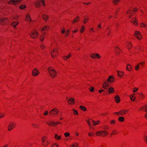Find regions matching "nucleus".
Listing matches in <instances>:
<instances>
[{
	"instance_id": "1",
	"label": "nucleus",
	"mask_w": 147,
	"mask_h": 147,
	"mask_svg": "<svg viewBox=\"0 0 147 147\" xmlns=\"http://www.w3.org/2000/svg\"><path fill=\"white\" fill-rule=\"evenodd\" d=\"M48 70L51 78H54L56 77L57 72L53 68L49 67Z\"/></svg>"
},
{
	"instance_id": "2",
	"label": "nucleus",
	"mask_w": 147,
	"mask_h": 147,
	"mask_svg": "<svg viewBox=\"0 0 147 147\" xmlns=\"http://www.w3.org/2000/svg\"><path fill=\"white\" fill-rule=\"evenodd\" d=\"M41 140L42 144L44 146H47L49 144L50 141L48 140V138L46 136L42 137Z\"/></svg>"
},
{
	"instance_id": "3",
	"label": "nucleus",
	"mask_w": 147,
	"mask_h": 147,
	"mask_svg": "<svg viewBox=\"0 0 147 147\" xmlns=\"http://www.w3.org/2000/svg\"><path fill=\"white\" fill-rule=\"evenodd\" d=\"M129 111L128 109H122L118 112L114 113V114L117 115L118 116L124 115L127 114Z\"/></svg>"
},
{
	"instance_id": "4",
	"label": "nucleus",
	"mask_w": 147,
	"mask_h": 147,
	"mask_svg": "<svg viewBox=\"0 0 147 147\" xmlns=\"http://www.w3.org/2000/svg\"><path fill=\"white\" fill-rule=\"evenodd\" d=\"M58 113V109L56 108H54L50 111L49 115L51 117H54Z\"/></svg>"
},
{
	"instance_id": "5",
	"label": "nucleus",
	"mask_w": 147,
	"mask_h": 147,
	"mask_svg": "<svg viewBox=\"0 0 147 147\" xmlns=\"http://www.w3.org/2000/svg\"><path fill=\"white\" fill-rule=\"evenodd\" d=\"M95 134L96 136L105 137L108 134V132L106 131H100L96 132Z\"/></svg>"
},
{
	"instance_id": "6",
	"label": "nucleus",
	"mask_w": 147,
	"mask_h": 147,
	"mask_svg": "<svg viewBox=\"0 0 147 147\" xmlns=\"http://www.w3.org/2000/svg\"><path fill=\"white\" fill-rule=\"evenodd\" d=\"M30 37L33 39H34L37 37L38 36V32L36 30H34L31 32L30 34Z\"/></svg>"
},
{
	"instance_id": "7",
	"label": "nucleus",
	"mask_w": 147,
	"mask_h": 147,
	"mask_svg": "<svg viewBox=\"0 0 147 147\" xmlns=\"http://www.w3.org/2000/svg\"><path fill=\"white\" fill-rule=\"evenodd\" d=\"M16 125L15 123L13 122H10L7 127L8 131H10L16 127Z\"/></svg>"
},
{
	"instance_id": "8",
	"label": "nucleus",
	"mask_w": 147,
	"mask_h": 147,
	"mask_svg": "<svg viewBox=\"0 0 147 147\" xmlns=\"http://www.w3.org/2000/svg\"><path fill=\"white\" fill-rule=\"evenodd\" d=\"M42 5L44 6H45L44 0H38L35 4V6L37 7L40 6Z\"/></svg>"
},
{
	"instance_id": "9",
	"label": "nucleus",
	"mask_w": 147,
	"mask_h": 147,
	"mask_svg": "<svg viewBox=\"0 0 147 147\" xmlns=\"http://www.w3.org/2000/svg\"><path fill=\"white\" fill-rule=\"evenodd\" d=\"M51 54L53 58H55L58 55L57 49L56 48L54 49L52 51H51Z\"/></svg>"
},
{
	"instance_id": "10",
	"label": "nucleus",
	"mask_w": 147,
	"mask_h": 147,
	"mask_svg": "<svg viewBox=\"0 0 147 147\" xmlns=\"http://www.w3.org/2000/svg\"><path fill=\"white\" fill-rule=\"evenodd\" d=\"M90 57L93 59H100L101 57L99 54L97 53H94L91 54Z\"/></svg>"
},
{
	"instance_id": "11",
	"label": "nucleus",
	"mask_w": 147,
	"mask_h": 147,
	"mask_svg": "<svg viewBox=\"0 0 147 147\" xmlns=\"http://www.w3.org/2000/svg\"><path fill=\"white\" fill-rule=\"evenodd\" d=\"M22 0H10L8 1V3L12 5H17L19 4Z\"/></svg>"
},
{
	"instance_id": "12",
	"label": "nucleus",
	"mask_w": 147,
	"mask_h": 147,
	"mask_svg": "<svg viewBox=\"0 0 147 147\" xmlns=\"http://www.w3.org/2000/svg\"><path fill=\"white\" fill-rule=\"evenodd\" d=\"M135 36L139 40H141L142 38V36L140 32L136 31L134 33Z\"/></svg>"
},
{
	"instance_id": "13",
	"label": "nucleus",
	"mask_w": 147,
	"mask_h": 147,
	"mask_svg": "<svg viewBox=\"0 0 147 147\" xmlns=\"http://www.w3.org/2000/svg\"><path fill=\"white\" fill-rule=\"evenodd\" d=\"M110 83L107 80L105 81L102 84L103 87L105 89H107L109 87Z\"/></svg>"
},
{
	"instance_id": "14",
	"label": "nucleus",
	"mask_w": 147,
	"mask_h": 147,
	"mask_svg": "<svg viewBox=\"0 0 147 147\" xmlns=\"http://www.w3.org/2000/svg\"><path fill=\"white\" fill-rule=\"evenodd\" d=\"M132 24L135 26H136L138 24V21L136 18H134L130 21Z\"/></svg>"
},
{
	"instance_id": "15",
	"label": "nucleus",
	"mask_w": 147,
	"mask_h": 147,
	"mask_svg": "<svg viewBox=\"0 0 147 147\" xmlns=\"http://www.w3.org/2000/svg\"><path fill=\"white\" fill-rule=\"evenodd\" d=\"M39 73L40 72L36 68L33 69L32 71V75L34 76H37L39 74Z\"/></svg>"
},
{
	"instance_id": "16",
	"label": "nucleus",
	"mask_w": 147,
	"mask_h": 147,
	"mask_svg": "<svg viewBox=\"0 0 147 147\" xmlns=\"http://www.w3.org/2000/svg\"><path fill=\"white\" fill-rule=\"evenodd\" d=\"M25 20L27 21L34 22V20H32L31 16L29 14H27L26 16Z\"/></svg>"
},
{
	"instance_id": "17",
	"label": "nucleus",
	"mask_w": 147,
	"mask_h": 147,
	"mask_svg": "<svg viewBox=\"0 0 147 147\" xmlns=\"http://www.w3.org/2000/svg\"><path fill=\"white\" fill-rule=\"evenodd\" d=\"M126 45L127 49H130L132 47V45L131 42H127L125 43Z\"/></svg>"
},
{
	"instance_id": "18",
	"label": "nucleus",
	"mask_w": 147,
	"mask_h": 147,
	"mask_svg": "<svg viewBox=\"0 0 147 147\" xmlns=\"http://www.w3.org/2000/svg\"><path fill=\"white\" fill-rule=\"evenodd\" d=\"M67 102L70 105H73L74 104L75 102V100L74 99L72 98H71L67 100Z\"/></svg>"
},
{
	"instance_id": "19",
	"label": "nucleus",
	"mask_w": 147,
	"mask_h": 147,
	"mask_svg": "<svg viewBox=\"0 0 147 147\" xmlns=\"http://www.w3.org/2000/svg\"><path fill=\"white\" fill-rule=\"evenodd\" d=\"M46 33L45 32H42V34L41 35L40 37V41L41 42H42L43 41L45 36V34Z\"/></svg>"
},
{
	"instance_id": "20",
	"label": "nucleus",
	"mask_w": 147,
	"mask_h": 147,
	"mask_svg": "<svg viewBox=\"0 0 147 147\" xmlns=\"http://www.w3.org/2000/svg\"><path fill=\"white\" fill-rule=\"evenodd\" d=\"M50 26H46L43 27L42 30V32H44L45 31H48L50 29Z\"/></svg>"
},
{
	"instance_id": "21",
	"label": "nucleus",
	"mask_w": 147,
	"mask_h": 147,
	"mask_svg": "<svg viewBox=\"0 0 147 147\" xmlns=\"http://www.w3.org/2000/svg\"><path fill=\"white\" fill-rule=\"evenodd\" d=\"M107 81L110 83L113 82L114 81V79L113 77L112 76H110L109 77Z\"/></svg>"
},
{
	"instance_id": "22",
	"label": "nucleus",
	"mask_w": 147,
	"mask_h": 147,
	"mask_svg": "<svg viewBox=\"0 0 147 147\" xmlns=\"http://www.w3.org/2000/svg\"><path fill=\"white\" fill-rule=\"evenodd\" d=\"M114 99L115 102L117 103H119L120 102V98L118 95H117L115 96Z\"/></svg>"
},
{
	"instance_id": "23",
	"label": "nucleus",
	"mask_w": 147,
	"mask_h": 147,
	"mask_svg": "<svg viewBox=\"0 0 147 147\" xmlns=\"http://www.w3.org/2000/svg\"><path fill=\"white\" fill-rule=\"evenodd\" d=\"M9 22V20L7 18H3V19L2 20V22L3 23L2 25L7 24Z\"/></svg>"
},
{
	"instance_id": "24",
	"label": "nucleus",
	"mask_w": 147,
	"mask_h": 147,
	"mask_svg": "<svg viewBox=\"0 0 147 147\" xmlns=\"http://www.w3.org/2000/svg\"><path fill=\"white\" fill-rule=\"evenodd\" d=\"M80 19V17L79 16H78L76 17L75 19L73 20L72 22L73 24H74L75 23L78 22L79 20Z\"/></svg>"
},
{
	"instance_id": "25",
	"label": "nucleus",
	"mask_w": 147,
	"mask_h": 147,
	"mask_svg": "<svg viewBox=\"0 0 147 147\" xmlns=\"http://www.w3.org/2000/svg\"><path fill=\"white\" fill-rule=\"evenodd\" d=\"M143 46H141L140 45H138L135 47V48L136 49L138 50L143 51L144 50V49L143 48Z\"/></svg>"
},
{
	"instance_id": "26",
	"label": "nucleus",
	"mask_w": 147,
	"mask_h": 147,
	"mask_svg": "<svg viewBox=\"0 0 147 147\" xmlns=\"http://www.w3.org/2000/svg\"><path fill=\"white\" fill-rule=\"evenodd\" d=\"M32 127L34 129H38L40 128L39 125L37 123H33L32 124Z\"/></svg>"
},
{
	"instance_id": "27",
	"label": "nucleus",
	"mask_w": 147,
	"mask_h": 147,
	"mask_svg": "<svg viewBox=\"0 0 147 147\" xmlns=\"http://www.w3.org/2000/svg\"><path fill=\"white\" fill-rule=\"evenodd\" d=\"M71 56V54L69 53L68 55L63 57V58L64 60H66L69 59Z\"/></svg>"
},
{
	"instance_id": "28",
	"label": "nucleus",
	"mask_w": 147,
	"mask_h": 147,
	"mask_svg": "<svg viewBox=\"0 0 147 147\" xmlns=\"http://www.w3.org/2000/svg\"><path fill=\"white\" fill-rule=\"evenodd\" d=\"M42 18L45 22H47L49 19V16L46 14H44L42 16Z\"/></svg>"
},
{
	"instance_id": "29",
	"label": "nucleus",
	"mask_w": 147,
	"mask_h": 147,
	"mask_svg": "<svg viewBox=\"0 0 147 147\" xmlns=\"http://www.w3.org/2000/svg\"><path fill=\"white\" fill-rule=\"evenodd\" d=\"M115 90L113 87H110L108 90V92L109 94H112L115 92Z\"/></svg>"
},
{
	"instance_id": "30",
	"label": "nucleus",
	"mask_w": 147,
	"mask_h": 147,
	"mask_svg": "<svg viewBox=\"0 0 147 147\" xmlns=\"http://www.w3.org/2000/svg\"><path fill=\"white\" fill-rule=\"evenodd\" d=\"M115 51L116 54L119 55L120 52V50L117 47H115Z\"/></svg>"
},
{
	"instance_id": "31",
	"label": "nucleus",
	"mask_w": 147,
	"mask_h": 147,
	"mask_svg": "<svg viewBox=\"0 0 147 147\" xmlns=\"http://www.w3.org/2000/svg\"><path fill=\"white\" fill-rule=\"evenodd\" d=\"M140 110H142L144 111L146 113L147 112V105L143 106L141 107L140 109Z\"/></svg>"
},
{
	"instance_id": "32",
	"label": "nucleus",
	"mask_w": 147,
	"mask_h": 147,
	"mask_svg": "<svg viewBox=\"0 0 147 147\" xmlns=\"http://www.w3.org/2000/svg\"><path fill=\"white\" fill-rule=\"evenodd\" d=\"M121 0H113L112 3L114 5H117Z\"/></svg>"
},
{
	"instance_id": "33",
	"label": "nucleus",
	"mask_w": 147,
	"mask_h": 147,
	"mask_svg": "<svg viewBox=\"0 0 147 147\" xmlns=\"http://www.w3.org/2000/svg\"><path fill=\"white\" fill-rule=\"evenodd\" d=\"M105 32L107 34L108 36H109L111 34V31L109 27H107Z\"/></svg>"
},
{
	"instance_id": "34",
	"label": "nucleus",
	"mask_w": 147,
	"mask_h": 147,
	"mask_svg": "<svg viewBox=\"0 0 147 147\" xmlns=\"http://www.w3.org/2000/svg\"><path fill=\"white\" fill-rule=\"evenodd\" d=\"M132 68L130 65L129 64H127L126 69L127 71H130L132 70Z\"/></svg>"
},
{
	"instance_id": "35",
	"label": "nucleus",
	"mask_w": 147,
	"mask_h": 147,
	"mask_svg": "<svg viewBox=\"0 0 147 147\" xmlns=\"http://www.w3.org/2000/svg\"><path fill=\"white\" fill-rule=\"evenodd\" d=\"M61 136H59L57 134H55V138L57 140H59L61 139Z\"/></svg>"
},
{
	"instance_id": "36",
	"label": "nucleus",
	"mask_w": 147,
	"mask_h": 147,
	"mask_svg": "<svg viewBox=\"0 0 147 147\" xmlns=\"http://www.w3.org/2000/svg\"><path fill=\"white\" fill-rule=\"evenodd\" d=\"M117 74L119 77H121L124 75V72L121 71H117Z\"/></svg>"
},
{
	"instance_id": "37",
	"label": "nucleus",
	"mask_w": 147,
	"mask_h": 147,
	"mask_svg": "<svg viewBox=\"0 0 147 147\" xmlns=\"http://www.w3.org/2000/svg\"><path fill=\"white\" fill-rule=\"evenodd\" d=\"M80 109L83 111H85L87 110L86 107L83 106H81L79 107Z\"/></svg>"
},
{
	"instance_id": "38",
	"label": "nucleus",
	"mask_w": 147,
	"mask_h": 147,
	"mask_svg": "<svg viewBox=\"0 0 147 147\" xmlns=\"http://www.w3.org/2000/svg\"><path fill=\"white\" fill-rule=\"evenodd\" d=\"M85 30V27L84 25L82 26L80 28V31L81 33H82Z\"/></svg>"
},
{
	"instance_id": "39",
	"label": "nucleus",
	"mask_w": 147,
	"mask_h": 147,
	"mask_svg": "<svg viewBox=\"0 0 147 147\" xmlns=\"http://www.w3.org/2000/svg\"><path fill=\"white\" fill-rule=\"evenodd\" d=\"M130 98L131 100L132 101H134L135 100V95L134 94H132L130 96Z\"/></svg>"
},
{
	"instance_id": "40",
	"label": "nucleus",
	"mask_w": 147,
	"mask_h": 147,
	"mask_svg": "<svg viewBox=\"0 0 147 147\" xmlns=\"http://www.w3.org/2000/svg\"><path fill=\"white\" fill-rule=\"evenodd\" d=\"M47 123L49 126L52 127L53 123V121H48L47 122Z\"/></svg>"
},
{
	"instance_id": "41",
	"label": "nucleus",
	"mask_w": 147,
	"mask_h": 147,
	"mask_svg": "<svg viewBox=\"0 0 147 147\" xmlns=\"http://www.w3.org/2000/svg\"><path fill=\"white\" fill-rule=\"evenodd\" d=\"M18 24V23L17 22H13L11 23V25L14 27H15Z\"/></svg>"
},
{
	"instance_id": "42",
	"label": "nucleus",
	"mask_w": 147,
	"mask_h": 147,
	"mask_svg": "<svg viewBox=\"0 0 147 147\" xmlns=\"http://www.w3.org/2000/svg\"><path fill=\"white\" fill-rule=\"evenodd\" d=\"M118 121L121 122H123L124 121V118L123 117L121 116L118 118Z\"/></svg>"
},
{
	"instance_id": "43",
	"label": "nucleus",
	"mask_w": 147,
	"mask_h": 147,
	"mask_svg": "<svg viewBox=\"0 0 147 147\" xmlns=\"http://www.w3.org/2000/svg\"><path fill=\"white\" fill-rule=\"evenodd\" d=\"M139 96L140 98L141 99H143L145 97L144 95L142 93L139 94Z\"/></svg>"
},
{
	"instance_id": "44",
	"label": "nucleus",
	"mask_w": 147,
	"mask_h": 147,
	"mask_svg": "<svg viewBox=\"0 0 147 147\" xmlns=\"http://www.w3.org/2000/svg\"><path fill=\"white\" fill-rule=\"evenodd\" d=\"M93 121V120L91 119H88L87 121V122L88 124L89 125V126L90 125L92 124Z\"/></svg>"
},
{
	"instance_id": "45",
	"label": "nucleus",
	"mask_w": 147,
	"mask_h": 147,
	"mask_svg": "<svg viewBox=\"0 0 147 147\" xmlns=\"http://www.w3.org/2000/svg\"><path fill=\"white\" fill-rule=\"evenodd\" d=\"M140 26L142 28H146L147 25L146 24L142 23L140 24Z\"/></svg>"
},
{
	"instance_id": "46",
	"label": "nucleus",
	"mask_w": 147,
	"mask_h": 147,
	"mask_svg": "<svg viewBox=\"0 0 147 147\" xmlns=\"http://www.w3.org/2000/svg\"><path fill=\"white\" fill-rule=\"evenodd\" d=\"M93 122L94 125H97L100 123V121L99 120H98L96 121H93Z\"/></svg>"
},
{
	"instance_id": "47",
	"label": "nucleus",
	"mask_w": 147,
	"mask_h": 147,
	"mask_svg": "<svg viewBox=\"0 0 147 147\" xmlns=\"http://www.w3.org/2000/svg\"><path fill=\"white\" fill-rule=\"evenodd\" d=\"M26 7V5H21L19 7V8L20 9H24Z\"/></svg>"
},
{
	"instance_id": "48",
	"label": "nucleus",
	"mask_w": 147,
	"mask_h": 147,
	"mask_svg": "<svg viewBox=\"0 0 147 147\" xmlns=\"http://www.w3.org/2000/svg\"><path fill=\"white\" fill-rule=\"evenodd\" d=\"M144 63L145 62H141L139 63L138 64H139V66L140 65V68H142L143 67Z\"/></svg>"
},
{
	"instance_id": "49",
	"label": "nucleus",
	"mask_w": 147,
	"mask_h": 147,
	"mask_svg": "<svg viewBox=\"0 0 147 147\" xmlns=\"http://www.w3.org/2000/svg\"><path fill=\"white\" fill-rule=\"evenodd\" d=\"M88 135L89 136L92 137L94 136V133L93 132H91L88 133Z\"/></svg>"
},
{
	"instance_id": "50",
	"label": "nucleus",
	"mask_w": 147,
	"mask_h": 147,
	"mask_svg": "<svg viewBox=\"0 0 147 147\" xmlns=\"http://www.w3.org/2000/svg\"><path fill=\"white\" fill-rule=\"evenodd\" d=\"M40 47L41 49L42 50H43V49H44L45 48V46L42 43L41 44H40Z\"/></svg>"
},
{
	"instance_id": "51",
	"label": "nucleus",
	"mask_w": 147,
	"mask_h": 147,
	"mask_svg": "<svg viewBox=\"0 0 147 147\" xmlns=\"http://www.w3.org/2000/svg\"><path fill=\"white\" fill-rule=\"evenodd\" d=\"M78 146V144L76 143H74L71 145V147H77Z\"/></svg>"
},
{
	"instance_id": "52",
	"label": "nucleus",
	"mask_w": 147,
	"mask_h": 147,
	"mask_svg": "<svg viewBox=\"0 0 147 147\" xmlns=\"http://www.w3.org/2000/svg\"><path fill=\"white\" fill-rule=\"evenodd\" d=\"M103 128L104 130H107L109 129V127L107 125H105L103 126Z\"/></svg>"
},
{
	"instance_id": "53",
	"label": "nucleus",
	"mask_w": 147,
	"mask_h": 147,
	"mask_svg": "<svg viewBox=\"0 0 147 147\" xmlns=\"http://www.w3.org/2000/svg\"><path fill=\"white\" fill-rule=\"evenodd\" d=\"M73 114L74 115H78V113L77 110H75L74 109H73Z\"/></svg>"
},
{
	"instance_id": "54",
	"label": "nucleus",
	"mask_w": 147,
	"mask_h": 147,
	"mask_svg": "<svg viewBox=\"0 0 147 147\" xmlns=\"http://www.w3.org/2000/svg\"><path fill=\"white\" fill-rule=\"evenodd\" d=\"M69 30H67L65 32V37H67V36L69 34Z\"/></svg>"
},
{
	"instance_id": "55",
	"label": "nucleus",
	"mask_w": 147,
	"mask_h": 147,
	"mask_svg": "<svg viewBox=\"0 0 147 147\" xmlns=\"http://www.w3.org/2000/svg\"><path fill=\"white\" fill-rule=\"evenodd\" d=\"M89 32L90 33H92V32H94L95 31L94 30L93 28H92L90 29Z\"/></svg>"
},
{
	"instance_id": "56",
	"label": "nucleus",
	"mask_w": 147,
	"mask_h": 147,
	"mask_svg": "<svg viewBox=\"0 0 147 147\" xmlns=\"http://www.w3.org/2000/svg\"><path fill=\"white\" fill-rule=\"evenodd\" d=\"M64 136L65 137L69 136H70V134L69 132H66L64 133Z\"/></svg>"
},
{
	"instance_id": "57",
	"label": "nucleus",
	"mask_w": 147,
	"mask_h": 147,
	"mask_svg": "<svg viewBox=\"0 0 147 147\" xmlns=\"http://www.w3.org/2000/svg\"><path fill=\"white\" fill-rule=\"evenodd\" d=\"M116 121L115 120H112L111 121L110 123L111 124H115V123Z\"/></svg>"
},
{
	"instance_id": "58",
	"label": "nucleus",
	"mask_w": 147,
	"mask_h": 147,
	"mask_svg": "<svg viewBox=\"0 0 147 147\" xmlns=\"http://www.w3.org/2000/svg\"><path fill=\"white\" fill-rule=\"evenodd\" d=\"M139 67H140L139 64L137 65L135 67V70L137 71L139 69Z\"/></svg>"
},
{
	"instance_id": "59",
	"label": "nucleus",
	"mask_w": 147,
	"mask_h": 147,
	"mask_svg": "<svg viewBox=\"0 0 147 147\" xmlns=\"http://www.w3.org/2000/svg\"><path fill=\"white\" fill-rule=\"evenodd\" d=\"M117 134V131L115 130H114L112 134H111V135H115V134Z\"/></svg>"
},
{
	"instance_id": "60",
	"label": "nucleus",
	"mask_w": 147,
	"mask_h": 147,
	"mask_svg": "<svg viewBox=\"0 0 147 147\" xmlns=\"http://www.w3.org/2000/svg\"><path fill=\"white\" fill-rule=\"evenodd\" d=\"M88 19L87 18H85L83 21V22L84 24H85L88 21Z\"/></svg>"
},
{
	"instance_id": "61",
	"label": "nucleus",
	"mask_w": 147,
	"mask_h": 147,
	"mask_svg": "<svg viewBox=\"0 0 147 147\" xmlns=\"http://www.w3.org/2000/svg\"><path fill=\"white\" fill-rule=\"evenodd\" d=\"M97 27L98 28V30H99L101 28V23H100L97 25Z\"/></svg>"
},
{
	"instance_id": "62",
	"label": "nucleus",
	"mask_w": 147,
	"mask_h": 147,
	"mask_svg": "<svg viewBox=\"0 0 147 147\" xmlns=\"http://www.w3.org/2000/svg\"><path fill=\"white\" fill-rule=\"evenodd\" d=\"M94 125V124L93 125L92 124L91 125H89V127L90 129H94L93 127Z\"/></svg>"
},
{
	"instance_id": "63",
	"label": "nucleus",
	"mask_w": 147,
	"mask_h": 147,
	"mask_svg": "<svg viewBox=\"0 0 147 147\" xmlns=\"http://www.w3.org/2000/svg\"><path fill=\"white\" fill-rule=\"evenodd\" d=\"M138 90V88H137L135 87L134 88L133 90V91L134 92H137Z\"/></svg>"
},
{
	"instance_id": "64",
	"label": "nucleus",
	"mask_w": 147,
	"mask_h": 147,
	"mask_svg": "<svg viewBox=\"0 0 147 147\" xmlns=\"http://www.w3.org/2000/svg\"><path fill=\"white\" fill-rule=\"evenodd\" d=\"M51 147H58V145L56 144L55 143L52 145Z\"/></svg>"
}]
</instances>
